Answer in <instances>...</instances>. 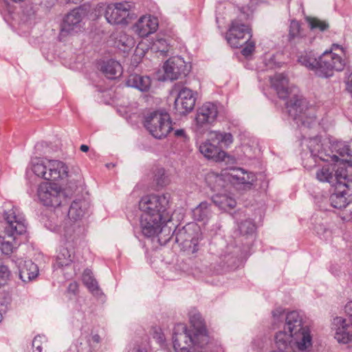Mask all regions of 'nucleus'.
<instances>
[{
    "mask_svg": "<svg viewBox=\"0 0 352 352\" xmlns=\"http://www.w3.org/2000/svg\"><path fill=\"white\" fill-rule=\"evenodd\" d=\"M270 82L280 98H289L285 103L286 108L300 130L310 129L317 132L319 123L315 107L309 106L307 100L299 94L298 87L289 86L287 76L283 73L276 74L270 78Z\"/></svg>",
    "mask_w": 352,
    "mask_h": 352,
    "instance_id": "obj_1",
    "label": "nucleus"
},
{
    "mask_svg": "<svg viewBox=\"0 0 352 352\" xmlns=\"http://www.w3.org/2000/svg\"><path fill=\"white\" fill-rule=\"evenodd\" d=\"M139 208L142 212L140 226L145 236L152 237L160 232L170 233V228L166 226L172 215L169 194L144 196L139 201Z\"/></svg>",
    "mask_w": 352,
    "mask_h": 352,
    "instance_id": "obj_2",
    "label": "nucleus"
},
{
    "mask_svg": "<svg viewBox=\"0 0 352 352\" xmlns=\"http://www.w3.org/2000/svg\"><path fill=\"white\" fill-rule=\"evenodd\" d=\"M308 139V148L315 162H318V160L338 162L336 170L344 166L349 175V168L352 170V151L348 142L337 140L331 142L330 146H325L320 143V139L316 133Z\"/></svg>",
    "mask_w": 352,
    "mask_h": 352,
    "instance_id": "obj_3",
    "label": "nucleus"
},
{
    "mask_svg": "<svg viewBox=\"0 0 352 352\" xmlns=\"http://www.w3.org/2000/svg\"><path fill=\"white\" fill-rule=\"evenodd\" d=\"M190 322L193 330L187 329L183 324H178L177 328L182 332H174L173 336V348L175 352H191L188 346L190 344L196 346H206L209 342L204 321L199 311L195 309L188 313Z\"/></svg>",
    "mask_w": 352,
    "mask_h": 352,
    "instance_id": "obj_4",
    "label": "nucleus"
},
{
    "mask_svg": "<svg viewBox=\"0 0 352 352\" xmlns=\"http://www.w3.org/2000/svg\"><path fill=\"white\" fill-rule=\"evenodd\" d=\"M157 236L161 245H165L170 240L174 239L177 243L192 254L199 250V241L201 239L200 228L194 223H188L182 228H177L172 234L170 229L169 234L168 232H160Z\"/></svg>",
    "mask_w": 352,
    "mask_h": 352,
    "instance_id": "obj_5",
    "label": "nucleus"
},
{
    "mask_svg": "<svg viewBox=\"0 0 352 352\" xmlns=\"http://www.w3.org/2000/svg\"><path fill=\"white\" fill-rule=\"evenodd\" d=\"M5 236L1 241L0 250L5 255H10L14 247L12 242L18 235L26 232V222L24 215L21 214L16 208L5 212Z\"/></svg>",
    "mask_w": 352,
    "mask_h": 352,
    "instance_id": "obj_6",
    "label": "nucleus"
},
{
    "mask_svg": "<svg viewBox=\"0 0 352 352\" xmlns=\"http://www.w3.org/2000/svg\"><path fill=\"white\" fill-rule=\"evenodd\" d=\"M232 142L233 136L230 133L212 131L209 133V139L201 143L199 150L206 158L221 162L226 156L223 146L228 147Z\"/></svg>",
    "mask_w": 352,
    "mask_h": 352,
    "instance_id": "obj_7",
    "label": "nucleus"
},
{
    "mask_svg": "<svg viewBox=\"0 0 352 352\" xmlns=\"http://www.w3.org/2000/svg\"><path fill=\"white\" fill-rule=\"evenodd\" d=\"M337 184L329 197L331 206L337 209L345 208L352 201V174L348 175L344 166L336 171Z\"/></svg>",
    "mask_w": 352,
    "mask_h": 352,
    "instance_id": "obj_8",
    "label": "nucleus"
},
{
    "mask_svg": "<svg viewBox=\"0 0 352 352\" xmlns=\"http://www.w3.org/2000/svg\"><path fill=\"white\" fill-rule=\"evenodd\" d=\"M144 125L150 134L156 139L166 137L173 129L169 114L158 111L148 113L144 118Z\"/></svg>",
    "mask_w": 352,
    "mask_h": 352,
    "instance_id": "obj_9",
    "label": "nucleus"
},
{
    "mask_svg": "<svg viewBox=\"0 0 352 352\" xmlns=\"http://www.w3.org/2000/svg\"><path fill=\"white\" fill-rule=\"evenodd\" d=\"M346 65L345 59L331 51L326 50L318 58V67L316 75L327 78L333 75L334 70L340 72L344 69Z\"/></svg>",
    "mask_w": 352,
    "mask_h": 352,
    "instance_id": "obj_10",
    "label": "nucleus"
},
{
    "mask_svg": "<svg viewBox=\"0 0 352 352\" xmlns=\"http://www.w3.org/2000/svg\"><path fill=\"white\" fill-rule=\"evenodd\" d=\"M174 91L177 97L174 102V109L179 115H186L195 107L197 100V92L184 87L180 82L174 85Z\"/></svg>",
    "mask_w": 352,
    "mask_h": 352,
    "instance_id": "obj_11",
    "label": "nucleus"
},
{
    "mask_svg": "<svg viewBox=\"0 0 352 352\" xmlns=\"http://www.w3.org/2000/svg\"><path fill=\"white\" fill-rule=\"evenodd\" d=\"M133 4L129 1L110 3L107 6L104 17L111 25H126L131 17V10Z\"/></svg>",
    "mask_w": 352,
    "mask_h": 352,
    "instance_id": "obj_12",
    "label": "nucleus"
},
{
    "mask_svg": "<svg viewBox=\"0 0 352 352\" xmlns=\"http://www.w3.org/2000/svg\"><path fill=\"white\" fill-rule=\"evenodd\" d=\"M37 196L45 206L56 208L62 204L63 193L56 184L43 182L37 189Z\"/></svg>",
    "mask_w": 352,
    "mask_h": 352,
    "instance_id": "obj_13",
    "label": "nucleus"
},
{
    "mask_svg": "<svg viewBox=\"0 0 352 352\" xmlns=\"http://www.w3.org/2000/svg\"><path fill=\"white\" fill-rule=\"evenodd\" d=\"M272 316L275 322L285 320L284 329L287 331L291 335L297 333L305 329L303 326L302 316L296 311H292L285 314V309L282 307H278L272 311Z\"/></svg>",
    "mask_w": 352,
    "mask_h": 352,
    "instance_id": "obj_14",
    "label": "nucleus"
},
{
    "mask_svg": "<svg viewBox=\"0 0 352 352\" xmlns=\"http://www.w3.org/2000/svg\"><path fill=\"white\" fill-rule=\"evenodd\" d=\"M252 36L251 30L249 27L237 20L232 21L226 34L228 43L234 48L243 47V45L250 40Z\"/></svg>",
    "mask_w": 352,
    "mask_h": 352,
    "instance_id": "obj_15",
    "label": "nucleus"
},
{
    "mask_svg": "<svg viewBox=\"0 0 352 352\" xmlns=\"http://www.w3.org/2000/svg\"><path fill=\"white\" fill-rule=\"evenodd\" d=\"M219 113V104L214 102H205L197 111L195 122L198 130H203L213 124Z\"/></svg>",
    "mask_w": 352,
    "mask_h": 352,
    "instance_id": "obj_16",
    "label": "nucleus"
},
{
    "mask_svg": "<svg viewBox=\"0 0 352 352\" xmlns=\"http://www.w3.org/2000/svg\"><path fill=\"white\" fill-rule=\"evenodd\" d=\"M163 68L164 78L173 80L186 76L190 72L191 66L181 56H173L164 63Z\"/></svg>",
    "mask_w": 352,
    "mask_h": 352,
    "instance_id": "obj_17",
    "label": "nucleus"
},
{
    "mask_svg": "<svg viewBox=\"0 0 352 352\" xmlns=\"http://www.w3.org/2000/svg\"><path fill=\"white\" fill-rule=\"evenodd\" d=\"M228 179L234 186L244 190L250 189L256 181V176L252 172L246 171L241 168H234L228 173Z\"/></svg>",
    "mask_w": 352,
    "mask_h": 352,
    "instance_id": "obj_18",
    "label": "nucleus"
},
{
    "mask_svg": "<svg viewBox=\"0 0 352 352\" xmlns=\"http://www.w3.org/2000/svg\"><path fill=\"white\" fill-rule=\"evenodd\" d=\"M85 15V10L80 8L72 10L63 19L61 33L72 34L80 32L82 28V21Z\"/></svg>",
    "mask_w": 352,
    "mask_h": 352,
    "instance_id": "obj_19",
    "label": "nucleus"
},
{
    "mask_svg": "<svg viewBox=\"0 0 352 352\" xmlns=\"http://www.w3.org/2000/svg\"><path fill=\"white\" fill-rule=\"evenodd\" d=\"M85 229L81 221L66 219L63 223L61 234L66 243L74 245L85 233Z\"/></svg>",
    "mask_w": 352,
    "mask_h": 352,
    "instance_id": "obj_20",
    "label": "nucleus"
},
{
    "mask_svg": "<svg viewBox=\"0 0 352 352\" xmlns=\"http://www.w3.org/2000/svg\"><path fill=\"white\" fill-rule=\"evenodd\" d=\"M292 351L298 352H308L313 345V337L309 327L305 326V329L292 335Z\"/></svg>",
    "mask_w": 352,
    "mask_h": 352,
    "instance_id": "obj_21",
    "label": "nucleus"
},
{
    "mask_svg": "<svg viewBox=\"0 0 352 352\" xmlns=\"http://www.w3.org/2000/svg\"><path fill=\"white\" fill-rule=\"evenodd\" d=\"M135 32L140 37H146L158 28V19L155 16H143L136 23Z\"/></svg>",
    "mask_w": 352,
    "mask_h": 352,
    "instance_id": "obj_22",
    "label": "nucleus"
},
{
    "mask_svg": "<svg viewBox=\"0 0 352 352\" xmlns=\"http://www.w3.org/2000/svg\"><path fill=\"white\" fill-rule=\"evenodd\" d=\"M67 175L68 167L63 162L55 160H48L47 180L58 181L67 177Z\"/></svg>",
    "mask_w": 352,
    "mask_h": 352,
    "instance_id": "obj_23",
    "label": "nucleus"
},
{
    "mask_svg": "<svg viewBox=\"0 0 352 352\" xmlns=\"http://www.w3.org/2000/svg\"><path fill=\"white\" fill-rule=\"evenodd\" d=\"M21 260L18 262L19 276L21 281L24 283H30L34 280L38 275V267L31 260Z\"/></svg>",
    "mask_w": 352,
    "mask_h": 352,
    "instance_id": "obj_24",
    "label": "nucleus"
},
{
    "mask_svg": "<svg viewBox=\"0 0 352 352\" xmlns=\"http://www.w3.org/2000/svg\"><path fill=\"white\" fill-rule=\"evenodd\" d=\"M90 203L87 199L85 198L76 199L70 205L67 219L81 221V219L87 212Z\"/></svg>",
    "mask_w": 352,
    "mask_h": 352,
    "instance_id": "obj_25",
    "label": "nucleus"
},
{
    "mask_svg": "<svg viewBox=\"0 0 352 352\" xmlns=\"http://www.w3.org/2000/svg\"><path fill=\"white\" fill-rule=\"evenodd\" d=\"M65 246L60 247L56 258V263L54 267L63 268L69 266L74 258V245L66 243Z\"/></svg>",
    "mask_w": 352,
    "mask_h": 352,
    "instance_id": "obj_26",
    "label": "nucleus"
},
{
    "mask_svg": "<svg viewBox=\"0 0 352 352\" xmlns=\"http://www.w3.org/2000/svg\"><path fill=\"white\" fill-rule=\"evenodd\" d=\"M126 85L128 87L135 88L142 92L149 90L151 85V79L148 76H141L137 74H132L129 76Z\"/></svg>",
    "mask_w": 352,
    "mask_h": 352,
    "instance_id": "obj_27",
    "label": "nucleus"
},
{
    "mask_svg": "<svg viewBox=\"0 0 352 352\" xmlns=\"http://www.w3.org/2000/svg\"><path fill=\"white\" fill-rule=\"evenodd\" d=\"M80 342L76 345L77 352H97L100 342L98 334L87 336L85 339L81 337Z\"/></svg>",
    "mask_w": 352,
    "mask_h": 352,
    "instance_id": "obj_28",
    "label": "nucleus"
},
{
    "mask_svg": "<svg viewBox=\"0 0 352 352\" xmlns=\"http://www.w3.org/2000/svg\"><path fill=\"white\" fill-rule=\"evenodd\" d=\"M100 71L109 79H116L122 73V67L119 62L113 59L103 61L100 65Z\"/></svg>",
    "mask_w": 352,
    "mask_h": 352,
    "instance_id": "obj_29",
    "label": "nucleus"
},
{
    "mask_svg": "<svg viewBox=\"0 0 352 352\" xmlns=\"http://www.w3.org/2000/svg\"><path fill=\"white\" fill-rule=\"evenodd\" d=\"M336 169L337 164L324 166L317 170L316 173V179L320 182H328L331 184L332 186H335L337 184V179H336Z\"/></svg>",
    "mask_w": 352,
    "mask_h": 352,
    "instance_id": "obj_30",
    "label": "nucleus"
},
{
    "mask_svg": "<svg viewBox=\"0 0 352 352\" xmlns=\"http://www.w3.org/2000/svg\"><path fill=\"white\" fill-rule=\"evenodd\" d=\"M192 214L194 220L206 224L212 214L210 204L207 201L201 202L192 210Z\"/></svg>",
    "mask_w": 352,
    "mask_h": 352,
    "instance_id": "obj_31",
    "label": "nucleus"
},
{
    "mask_svg": "<svg viewBox=\"0 0 352 352\" xmlns=\"http://www.w3.org/2000/svg\"><path fill=\"white\" fill-rule=\"evenodd\" d=\"M212 202L220 210L227 211L233 209L236 205V200L228 194H216L212 197Z\"/></svg>",
    "mask_w": 352,
    "mask_h": 352,
    "instance_id": "obj_32",
    "label": "nucleus"
},
{
    "mask_svg": "<svg viewBox=\"0 0 352 352\" xmlns=\"http://www.w3.org/2000/svg\"><path fill=\"white\" fill-rule=\"evenodd\" d=\"M82 280L89 291L94 295L98 296L102 294V292L99 288L97 280L93 276L91 270L86 269L82 276Z\"/></svg>",
    "mask_w": 352,
    "mask_h": 352,
    "instance_id": "obj_33",
    "label": "nucleus"
},
{
    "mask_svg": "<svg viewBox=\"0 0 352 352\" xmlns=\"http://www.w3.org/2000/svg\"><path fill=\"white\" fill-rule=\"evenodd\" d=\"M298 62L309 70L314 71L316 74V69L318 67V59H317L311 52H305L298 57Z\"/></svg>",
    "mask_w": 352,
    "mask_h": 352,
    "instance_id": "obj_34",
    "label": "nucleus"
},
{
    "mask_svg": "<svg viewBox=\"0 0 352 352\" xmlns=\"http://www.w3.org/2000/svg\"><path fill=\"white\" fill-rule=\"evenodd\" d=\"M48 160H43L41 158H34L32 160V170L38 177L47 180V174L48 169Z\"/></svg>",
    "mask_w": 352,
    "mask_h": 352,
    "instance_id": "obj_35",
    "label": "nucleus"
},
{
    "mask_svg": "<svg viewBox=\"0 0 352 352\" xmlns=\"http://www.w3.org/2000/svg\"><path fill=\"white\" fill-rule=\"evenodd\" d=\"M305 21L309 29L313 32H324L329 27L327 21L320 20L316 17L307 16Z\"/></svg>",
    "mask_w": 352,
    "mask_h": 352,
    "instance_id": "obj_36",
    "label": "nucleus"
},
{
    "mask_svg": "<svg viewBox=\"0 0 352 352\" xmlns=\"http://www.w3.org/2000/svg\"><path fill=\"white\" fill-rule=\"evenodd\" d=\"M220 266L224 269L233 270L235 269L239 263V259L237 256L232 253L222 254L219 257Z\"/></svg>",
    "mask_w": 352,
    "mask_h": 352,
    "instance_id": "obj_37",
    "label": "nucleus"
},
{
    "mask_svg": "<svg viewBox=\"0 0 352 352\" xmlns=\"http://www.w3.org/2000/svg\"><path fill=\"white\" fill-rule=\"evenodd\" d=\"M239 232L243 235H248L254 233L255 225L250 219H246L238 226Z\"/></svg>",
    "mask_w": 352,
    "mask_h": 352,
    "instance_id": "obj_38",
    "label": "nucleus"
},
{
    "mask_svg": "<svg viewBox=\"0 0 352 352\" xmlns=\"http://www.w3.org/2000/svg\"><path fill=\"white\" fill-rule=\"evenodd\" d=\"M206 179L210 188L214 190H217L219 187L223 186V181L220 175L212 173L208 175Z\"/></svg>",
    "mask_w": 352,
    "mask_h": 352,
    "instance_id": "obj_39",
    "label": "nucleus"
},
{
    "mask_svg": "<svg viewBox=\"0 0 352 352\" xmlns=\"http://www.w3.org/2000/svg\"><path fill=\"white\" fill-rule=\"evenodd\" d=\"M10 271L0 258V286L5 285L10 276Z\"/></svg>",
    "mask_w": 352,
    "mask_h": 352,
    "instance_id": "obj_40",
    "label": "nucleus"
},
{
    "mask_svg": "<svg viewBox=\"0 0 352 352\" xmlns=\"http://www.w3.org/2000/svg\"><path fill=\"white\" fill-rule=\"evenodd\" d=\"M289 36L290 38L302 36L300 33V25L297 21H292L289 25Z\"/></svg>",
    "mask_w": 352,
    "mask_h": 352,
    "instance_id": "obj_41",
    "label": "nucleus"
},
{
    "mask_svg": "<svg viewBox=\"0 0 352 352\" xmlns=\"http://www.w3.org/2000/svg\"><path fill=\"white\" fill-rule=\"evenodd\" d=\"M149 344L146 341L135 342L129 348V352H148Z\"/></svg>",
    "mask_w": 352,
    "mask_h": 352,
    "instance_id": "obj_42",
    "label": "nucleus"
},
{
    "mask_svg": "<svg viewBox=\"0 0 352 352\" xmlns=\"http://www.w3.org/2000/svg\"><path fill=\"white\" fill-rule=\"evenodd\" d=\"M155 180L159 186H164L166 184L165 170L162 168H157L155 173Z\"/></svg>",
    "mask_w": 352,
    "mask_h": 352,
    "instance_id": "obj_43",
    "label": "nucleus"
},
{
    "mask_svg": "<svg viewBox=\"0 0 352 352\" xmlns=\"http://www.w3.org/2000/svg\"><path fill=\"white\" fill-rule=\"evenodd\" d=\"M243 47L241 50V54L244 56L251 55L255 49V43L251 38L248 40L245 44L243 45Z\"/></svg>",
    "mask_w": 352,
    "mask_h": 352,
    "instance_id": "obj_44",
    "label": "nucleus"
},
{
    "mask_svg": "<svg viewBox=\"0 0 352 352\" xmlns=\"http://www.w3.org/2000/svg\"><path fill=\"white\" fill-rule=\"evenodd\" d=\"M153 338L160 344L162 345L165 342L164 335L160 328L155 327L153 329Z\"/></svg>",
    "mask_w": 352,
    "mask_h": 352,
    "instance_id": "obj_45",
    "label": "nucleus"
},
{
    "mask_svg": "<svg viewBox=\"0 0 352 352\" xmlns=\"http://www.w3.org/2000/svg\"><path fill=\"white\" fill-rule=\"evenodd\" d=\"M47 340L43 336H36L32 341V349L40 347V346H46Z\"/></svg>",
    "mask_w": 352,
    "mask_h": 352,
    "instance_id": "obj_46",
    "label": "nucleus"
},
{
    "mask_svg": "<svg viewBox=\"0 0 352 352\" xmlns=\"http://www.w3.org/2000/svg\"><path fill=\"white\" fill-rule=\"evenodd\" d=\"M345 84L346 86V89L352 93V72L347 71L345 74Z\"/></svg>",
    "mask_w": 352,
    "mask_h": 352,
    "instance_id": "obj_47",
    "label": "nucleus"
},
{
    "mask_svg": "<svg viewBox=\"0 0 352 352\" xmlns=\"http://www.w3.org/2000/svg\"><path fill=\"white\" fill-rule=\"evenodd\" d=\"M67 292L74 295H76L78 292V284L76 281L71 282L67 287Z\"/></svg>",
    "mask_w": 352,
    "mask_h": 352,
    "instance_id": "obj_48",
    "label": "nucleus"
},
{
    "mask_svg": "<svg viewBox=\"0 0 352 352\" xmlns=\"http://www.w3.org/2000/svg\"><path fill=\"white\" fill-rule=\"evenodd\" d=\"M175 135L177 138H181L184 141L187 139L185 131L184 129H177L175 131Z\"/></svg>",
    "mask_w": 352,
    "mask_h": 352,
    "instance_id": "obj_49",
    "label": "nucleus"
},
{
    "mask_svg": "<svg viewBox=\"0 0 352 352\" xmlns=\"http://www.w3.org/2000/svg\"><path fill=\"white\" fill-rule=\"evenodd\" d=\"M206 346H195L194 344H190L189 346H188V349H190V351L191 352H202V349L205 347Z\"/></svg>",
    "mask_w": 352,
    "mask_h": 352,
    "instance_id": "obj_50",
    "label": "nucleus"
},
{
    "mask_svg": "<svg viewBox=\"0 0 352 352\" xmlns=\"http://www.w3.org/2000/svg\"><path fill=\"white\" fill-rule=\"evenodd\" d=\"M340 50V52H341V53H342L343 55H344V54H345V52H344V48H343L341 45H338V44H333V45H332V46H331V50H330L329 51L333 52V50H335V51H336V50Z\"/></svg>",
    "mask_w": 352,
    "mask_h": 352,
    "instance_id": "obj_51",
    "label": "nucleus"
},
{
    "mask_svg": "<svg viewBox=\"0 0 352 352\" xmlns=\"http://www.w3.org/2000/svg\"><path fill=\"white\" fill-rule=\"evenodd\" d=\"M89 146L86 144H82L80 146V150L82 152H87L89 151Z\"/></svg>",
    "mask_w": 352,
    "mask_h": 352,
    "instance_id": "obj_52",
    "label": "nucleus"
},
{
    "mask_svg": "<svg viewBox=\"0 0 352 352\" xmlns=\"http://www.w3.org/2000/svg\"><path fill=\"white\" fill-rule=\"evenodd\" d=\"M274 58H275L274 57L270 58L269 63H267V65L270 67H273L274 65H276L275 63H274V62L272 63V61H274Z\"/></svg>",
    "mask_w": 352,
    "mask_h": 352,
    "instance_id": "obj_53",
    "label": "nucleus"
},
{
    "mask_svg": "<svg viewBox=\"0 0 352 352\" xmlns=\"http://www.w3.org/2000/svg\"><path fill=\"white\" fill-rule=\"evenodd\" d=\"M11 206V208H9V207H7V206H5V208H6V209H5L4 212H6V211H8V210H11L12 208H15V206H12L11 204H9V206ZM16 208L18 210V211H19L21 214H22V213L19 211V208H16ZM3 216L5 217V212H3Z\"/></svg>",
    "mask_w": 352,
    "mask_h": 352,
    "instance_id": "obj_54",
    "label": "nucleus"
},
{
    "mask_svg": "<svg viewBox=\"0 0 352 352\" xmlns=\"http://www.w3.org/2000/svg\"><path fill=\"white\" fill-rule=\"evenodd\" d=\"M43 349V345L40 346V347L32 349V352H42Z\"/></svg>",
    "mask_w": 352,
    "mask_h": 352,
    "instance_id": "obj_55",
    "label": "nucleus"
},
{
    "mask_svg": "<svg viewBox=\"0 0 352 352\" xmlns=\"http://www.w3.org/2000/svg\"><path fill=\"white\" fill-rule=\"evenodd\" d=\"M3 311H5V307H3V308L0 307V322L1 321V320L3 318Z\"/></svg>",
    "mask_w": 352,
    "mask_h": 352,
    "instance_id": "obj_56",
    "label": "nucleus"
},
{
    "mask_svg": "<svg viewBox=\"0 0 352 352\" xmlns=\"http://www.w3.org/2000/svg\"><path fill=\"white\" fill-rule=\"evenodd\" d=\"M69 3L78 4L80 3L82 0H67Z\"/></svg>",
    "mask_w": 352,
    "mask_h": 352,
    "instance_id": "obj_57",
    "label": "nucleus"
},
{
    "mask_svg": "<svg viewBox=\"0 0 352 352\" xmlns=\"http://www.w3.org/2000/svg\"><path fill=\"white\" fill-rule=\"evenodd\" d=\"M167 51H168L167 47H166V49H163V50H160L161 53L163 54L166 53Z\"/></svg>",
    "mask_w": 352,
    "mask_h": 352,
    "instance_id": "obj_58",
    "label": "nucleus"
},
{
    "mask_svg": "<svg viewBox=\"0 0 352 352\" xmlns=\"http://www.w3.org/2000/svg\"><path fill=\"white\" fill-rule=\"evenodd\" d=\"M3 307H4V305L3 304L0 303V307L3 308Z\"/></svg>",
    "mask_w": 352,
    "mask_h": 352,
    "instance_id": "obj_59",
    "label": "nucleus"
}]
</instances>
